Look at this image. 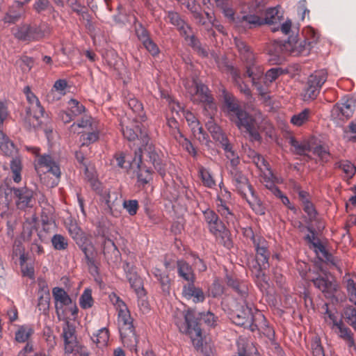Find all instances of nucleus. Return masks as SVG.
Returning a JSON list of instances; mask_svg holds the SVG:
<instances>
[{
  "instance_id": "obj_57",
  "label": "nucleus",
  "mask_w": 356,
  "mask_h": 356,
  "mask_svg": "<svg viewBox=\"0 0 356 356\" xmlns=\"http://www.w3.org/2000/svg\"><path fill=\"white\" fill-rule=\"evenodd\" d=\"M137 38L142 43L149 39L148 31L143 26L142 24H138L135 28Z\"/></svg>"
},
{
  "instance_id": "obj_26",
  "label": "nucleus",
  "mask_w": 356,
  "mask_h": 356,
  "mask_svg": "<svg viewBox=\"0 0 356 356\" xmlns=\"http://www.w3.org/2000/svg\"><path fill=\"white\" fill-rule=\"evenodd\" d=\"M251 195V197L248 198L247 196L246 197H243L246 200V202L248 203L250 208L252 209V211L257 214L259 216H264L266 213V207L264 204V203L261 201L256 191H254V188H250L249 191Z\"/></svg>"
},
{
  "instance_id": "obj_51",
  "label": "nucleus",
  "mask_w": 356,
  "mask_h": 356,
  "mask_svg": "<svg viewBox=\"0 0 356 356\" xmlns=\"http://www.w3.org/2000/svg\"><path fill=\"white\" fill-rule=\"evenodd\" d=\"M195 280L187 282V283L183 286L182 296L187 300H190L192 298V295L197 289V287L195 286Z\"/></svg>"
},
{
  "instance_id": "obj_60",
  "label": "nucleus",
  "mask_w": 356,
  "mask_h": 356,
  "mask_svg": "<svg viewBox=\"0 0 356 356\" xmlns=\"http://www.w3.org/2000/svg\"><path fill=\"white\" fill-rule=\"evenodd\" d=\"M243 235L246 238H250L252 241L254 245L258 243L259 241H261V239H264V238L261 236H256L250 227L243 228Z\"/></svg>"
},
{
  "instance_id": "obj_36",
  "label": "nucleus",
  "mask_w": 356,
  "mask_h": 356,
  "mask_svg": "<svg viewBox=\"0 0 356 356\" xmlns=\"http://www.w3.org/2000/svg\"><path fill=\"white\" fill-rule=\"evenodd\" d=\"M289 143L294 147V152L298 155H305V152L311 151V146L309 143H300L293 136L289 138Z\"/></svg>"
},
{
  "instance_id": "obj_7",
  "label": "nucleus",
  "mask_w": 356,
  "mask_h": 356,
  "mask_svg": "<svg viewBox=\"0 0 356 356\" xmlns=\"http://www.w3.org/2000/svg\"><path fill=\"white\" fill-rule=\"evenodd\" d=\"M230 120L239 129H245L251 140L261 141L262 138L259 132L261 127L256 126V119L244 109L231 117Z\"/></svg>"
},
{
  "instance_id": "obj_20",
  "label": "nucleus",
  "mask_w": 356,
  "mask_h": 356,
  "mask_svg": "<svg viewBox=\"0 0 356 356\" xmlns=\"http://www.w3.org/2000/svg\"><path fill=\"white\" fill-rule=\"evenodd\" d=\"M63 337L65 342V350L66 353H73V346L78 342L75 335V328L73 325L67 321L65 325L63 328Z\"/></svg>"
},
{
  "instance_id": "obj_42",
  "label": "nucleus",
  "mask_w": 356,
  "mask_h": 356,
  "mask_svg": "<svg viewBox=\"0 0 356 356\" xmlns=\"http://www.w3.org/2000/svg\"><path fill=\"white\" fill-rule=\"evenodd\" d=\"M68 106H70V112L74 117L82 114L86 110L85 106L75 99H71L68 102Z\"/></svg>"
},
{
  "instance_id": "obj_2",
  "label": "nucleus",
  "mask_w": 356,
  "mask_h": 356,
  "mask_svg": "<svg viewBox=\"0 0 356 356\" xmlns=\"http://www.w3.org/2000/svg\"><path fill=\"white\" fill-rule=\"evenodd\" d=\"M184 323L179 325V330L186 334L196 337L201 336V324L204 321L208 326H214L217 317L210 312H196L193 309H188L184 314Z\"/></svg>"
},
{
  "instance_id": "obj_45",
  "label": "nucleus",
  "mask_w": 356,
  "mask_h": 356,
  "mask_svg": "<svg viewBox=\"0 0 356 356\" xmlns=\"http://www.w3.org/2000/svg\"><path fill=\"white\" fill-rule=\"evenodd\" d=\"M128 106L133 111L134 113H136L142 120L144 117L143 106L141 102H140L136 98H130L128 100Z\"/></svg>"
},
{
  "instance_id": "obj_40",
  "label": "nucleus",
  "mask_w": 356,
  "mask_h": 356,
  "mask_svg": "<svg viewBox=\"0 0 356 356\" xmlns=\"http://www.w3.org/2000/svg\"><path fill=\"white\" fill-rule=\"evenodd\" d=\"M219 235V243L227 249H230L233 246V242L230 238V232L224 226V229L217 231V236Z\"/></svg>"
},
{
  "instance_id": "obj_8",
  "label": "nucleus",
  "mask_w": 356,
  "mask_h": 356,
  "mask_svg": "<svg viewBox=\"0 0 356 356\" xmlns=\"http://www.w3.org/2000/svg\"><path fill=\"white\" fill-rule=\"evenodd\" d=\"M327 78L326 71H315L307 79L302 95L305 101L315 99L320 93L321 88Z\"/></svg>"
},
{
  "instance_id": "obj_63",
  "label": "nucleus",
  "mask_w": 356,
  "mask_h": 356,
  "mask_svg": "<svg viewBox=\"0 0 356 356\" xmlns=\"http://www.w3.org/2000/svg\"><path fill=\"white\" fill-rule=\"evenodd\" d=\"M348 323L352 327L356 325V307H347L344 312Z\"/></svg>"
},
{
  "instance_id": "obj_62",
  "label": "nucleus",
  "mask_w": 356,
  "mask_h": 356,
  "mask_svg": "<svg viewBox=\"0 0 356 356\" xmlns=\"http://www.w3.org/2000/svg\"><path fill=\"white\" fill-rule=\"evenodd\" d=\"M143 44L152 56H156L159 54V49L157 44L151 38L145 41Z\"/></svg>"
},
{
  "instance_id": "obj_44",
  "label": "nucleus",
  "mask_w": 356,
  "mask_h": 356,
  "mask_svg": "<svg viewBox=\"0 0 356 356\" xmlns=\"http://www.w3.org/2000/svg\"><path fill=\"white\" fill-rule=\"evenodd\" d=\"M33 333V330L32 328L22 326L15 333V339L18 342H25Z\"/></svg>"
},
{
  "instance_id": "obj_48",
  "label": "nucleus",
  "mask_w": 356,
  "mask_h": 356,
  "mask_svg": "<svg viewBox=\"0 0 356 356\" xmlns=\"http://www.w3.org/2000/svg\"><path fill=\"white\" fill-rule=\"evenodd\" d=\"M266 268H263L261 264L254 262V264L252 267V272L258 280L267 283L266 275L264 272V270Z\"/></svg>"
},
{
  "instance_id": "obj_41",
  "label": "nucleus",
  "mask_w": 356,
  "mask_h": 356,
  "mask_svg": "<svg viewBox=\"0 0 356 356\" xmlns=\"http://www.w3.org/2000/svg\"><path fill=\"white\" fill-rule=\"evenodd\" d=\"M224 293V286L220 282L219 280L216 279L208 289L209 296L218 298Z\"/></svg>"
},
{
  "instance_id": "obj_16",
  "label": "nucleus",
  "mask_w": 356,
  "mask_h": 356,
  "mask_svg": "<svg viewBox=\"0 0 356 356\" xmlns=\"http://www.w3.org/2000/svg\"><path fill=\"white\" fill-rule=\"evenodd\" d=\"M44 109L41 106L40 102L33 105V106L26 107L25 122H28L30 127L34 129L42 128V122L40 118L43 117Z\"/></svg>"
},
{
  "instance_id": "obj_39",
  "label": "nucleus",
  "mask_w": 356,
  "mask_h": 356,
  "mask_svg": "<svg viewBox=\"0 0 356 356\" xmlns=\"http://www.w3.org/2000/svg\"><path fill=\"white\" fill-rule=\"evenodd\" d=\"M94 300L92 297V290L86 289L79 298V305L83 309H87L92 307Z\"/></svg>"
},
{
  "instance_id": "obj_19",
  "label": "nucleus",
  "mask_w": 356,
  "mask_h": 356,
  "mask_svg": "<svg viewBox=\"0 0 356 356\" xmlns=\"http://www.w3.org/2000/svg\"><path fill=\"white\" fill-rule=\"evenodd\" d=\"M204 220L208 225L209 232L217 236V231L224 229L225 224L220 220L218 214L211 209H207L202 211Z\"/></svg>"
},
{
  "instance_id": "obj_34",
  "label": "nucleus",
  "mask_w": 356,
  "mask_h": 356,
  "mask_svg": "<svg viewBox=\"0 0 356 356\" xmlns=\"http://www.w3.org/2000/svg\"><path fill=\"white\" fill-rule=\"evenodd\" d=\"M52 293L55 300L56 302H60L61 307L63 305L67 306L72 304V301L71 298L63 288L54 287Z\"/></svg>"
},
{
  "instance_id": "obj_27",
  "label": "nucleus",
  "mask_w": 356,
  "mask_h": 356,
  "mask_svg": "<svg viewBox=\"0 0 356 356\" xmlns=\"http://www.w3.org/2000/svg\"><path fill=\"white\" fill-rule=\"evenodd\" d=\"M222 97L224 103L229 114V118L243 110L238 103V100L232 94L224 90L222 91Z\"/></svg>"
},
{
  "instance_id": "obj_56",
  "label": "nucleus",
  "mask_w": 356,
  "mask_h": 356,
  "mask_svg": "<svg viewBox=\"0 0 356 356\" xmlns=\"http://www.w3.org/2000/svg\"><path fill=\"white\" fill-rule=\"evenodd\" d=\"M339 168L342 169L348 177H352L356 172V168L355 165L348 161H341L340 163Z\"/></svg>"
},
{
  "instance_id": "obj_12",
  "label": "nucleus",
  "mask_w": 356,
  "mask_h": 356,
  "mask_svg": "<svg viewBox=\"0 0 356 356\" xmlns=\"http://www.w3.org/2000/svg\"><path fill=\"white\" fill-rule=\"evenodd\" d=\"M13 200L15 201V205L18 209L25 210L28 207L33 206L32 202L33 199L34 192L32 189L24 186L22 187H17L13 189Z\"/></svg>"
},
{
  "instance_id": "obj_37",
  "label": "nucleus",
  "mask_w": 356,
  "mask_h": 356,
  "mask_svg": "<svg viewBox=\"0 0 356 356\" xmlns=\"http://www.w3.org/2000/svg\"><path fill=\"white\" fill-rule=\"evenodd\" d=\"M339 330V337L347 341L350 347L355 345L353 339V334L351 330L343 325V323L341 320L339 321V326L337 327Z\"/></svg>"
},
{
  "instance_id": "obj_43",
  "label": "nucleus",
  "mask_w": 356,
  "mask_h": 356,
  "mask_svg": "<svg viewBox=\"0 0 356 356\" xmlns=\"http://www.w3.org/2000/svg\"><path fill=\"white\" fill-rule=\"evenodd\" d=\"M189 45L196 51L199 55L202 57H207L208 52L207 51L202 47L201 42L194 35L190 36L189 39Z\"/></svg>"
},
{
  "instance_id": "obj_54",
  "label": "nucleus",
  "mask_w": 356,
  "mask_h": 356,
  "mask_svg": "<svg viewBox=\"0 0 356 356\" xmlns=\"http://www.w3.org/2000/svg\"><path fill=\"white\" fill-rule=\"evenodd\" d=\"M303 205V210L309 216V220L312 221L315 220L317 211L310 200H305V203Z\"/></svg>"
},
{
  "instance_id": "obj_11",
  "label": "nucleus",
  "mask_w": 356,
  "mask_h": 356,
  "mask_svg": "<svg viewBox=\"0 0 356 356\" xmlns=\"http://www.w3.org/2000/svg\"><path fill=\"white\" fill-rule=\"evenodd\" d=\"M306 37L302 42H298L297 36L289 37V41L291 44V49H289V54L297 56L299 54H308L313 44L316 43L319 38L318 33L312 28H308L306 31Z\"/></svg>"
},
{
  "instance_id": "obj_47",
  "label": "nucleus",
  "mask_w": 356,
  "mask_h": 356,
  "mask_svg": "<svg viewBox=\"0 0 356 356\" xmlns=\"http://www.w3.org/2000/svg\"><path fill=\"white\" fill-rule=\"evenodd\" d=\"M122 206L127 213L131 216H135L137 213L139 208L138 202L136 200H125L122 202Z\"/></svg>"
},
{
  "instance_id": "obj_35",
  "label": "nucleus",
  "mask_w": 356,
  "mask_h": 356,
  "mask_svg": "<svg viewBox=\"0 0 356 356\" xmlns=\"http://www.w3.org/2000/svg\"><path fill=\"white\" fill-rule=\"evenodd\" d=\"M311 110L305 108L301 112L293 115L291 118V123L297 127H300L309 120Z\"/></svg>"
},
{
  "instance_id": "obj_6",
  "label": "nucleus",
  "mask_w": 356,
  "mask_h": 356,
  "mask_svg": "<svg viewBox=\"0 0 356 356\" xmlns=\"http://www.w3.org/2000/svg\"><path fill=\"white\" fill-rule=\"evenodd\" d=\"M118 321L120 323V333L122 342L129 347L136 346L138 339L133 325V319L129 311L120 309L118 314Z\"/></svg>"
},
{
  "instance_id": "obj_61",
  "label": "nucleus",
  "mask_w": 356,
  "mask_h": 356,
  "mask_svg": "<svg viewBox=\"0 0 356 356\" xmlns=\"http://www.w3.org/2000/svg\"><path fill=\"white\" fill-rule=\"evenodd\" d=\"M201 178L204 184L209 188L215 186V181L213 179L210 173L203 168L200 170Z\"/></svg>"
},
{
  "instance_id": "obj_33",
  "label": "nucleus",
  "mask_w": 356,
  "mask_h": 356,
  "mask_svg": "<svg viewBox=\"0 0 356 356\" xmlns=\"http://www.w3.org/2000/svg\"><path fill=\"white\" fill-rule=\"evenodd\" d=\"M15 65L19 67L22 73H29L34 65V59L32 57L23 55L15 62Z\"/></svg>"
},
{
  "instance_id": "obj_30",
  "label": "nucleus",
  "mask_w": 356,
  "mask_h": 356,
  "mask_svg": "<svg viewBox=\"0 0 356 356\" xmlns=\"http://www.w3.org/2000/svg\"><path fill=\"white\" fill-rule=\"evenodd\" d=\"M99 193L101 200L105 202L108 212L111 215L115 216V207L119 204L118 194L115 192L111 193L108 189L106 192L100 191Z\"/></svg>"
},
{
  "instance_id": "obj_50",
  "label": "nucleus",
  "mask_w": 356,
  "mask_h": 356,
  "mask_svg": "<svg viewBox=\"0 0 356 356\" xmlns=\"http://www.w3.org/2000/svg\"><path fill=\"white\" fill-rule=\"evenodd\" d=\"M168 18L169 19L170 22L174 26H177V29H183V26L186 22L181 18L178 13L169 11L168 13Z\"/></svg>"
},
{
  "instance_id": "obj_31",
  "label": "nucleus",
  "mask_w": 356,
  "mask_h": 356,
  "mask_svg": "<svg viewBox=\"0 0 356 356\" xmlns=\"http://www.w3.org/2000/svg\"><path fill=\"white\" fill-rule=\"evenodd\" d=\"M138 172L137 174L138 181L143 184H147L152 179L153 170L151 168L147 167L142 161V154H139V162L138 163Z\"/></svg>"
},
{
  "instance_id": "obj_17",
  "label": "nucleus",
  "mask_w": 356,
  "mask_h": 356,
  "mask_svg": "<svg viewBox=\"0 0 356 356\" xmlns=\"http://www.w3.org/2000/svg\"><path fill=\"white\" fill-rule=\"evenodd\" d=\"M138 150L140 154H142L143 150L145 152L147 157L148 158L147 161L152 163L155 170H156L160 174H162V172L165 171L162 160L153 145H149V143L147 145L142 144L140 145Z\"/></svg>"
},
{
  "instance_id": "obj_25",
  "label": "nucleus",
  "mask_w": 356,
  "mask_h": 356,
  "mask_svg": "<svg viewBox=\"0 0 356 356\" xmlns=\"http://www.w3.org/2000/svg\"><path fill=\"white\" fill-rule=\"evenodd\" d=\"M226 282L227 286L231 287L245 302L249 291L248 283L228 275L226 277Z\"/></svg>"
},
{
  "instance_id": "obj_1",
  "label": "nucleus",
  "mask_w": 356,
  "mask_h": 356,
  "mask_svg": "<svg viewBox=\"0 0 356 356\" xmlns=\"http://www.w3.org/2000/svg\"><path fill=\"white\" fill-rule=\"evenodd\" d=\"M231 321L236 325L248 328L252 332L263 329L267 334H274V331L266 324L265 316L260 312L253 314L252 308L246 302L230 314Z\"/></svg>"
},
{
  "instance_id": "obj_38",
  "label": "nucleus",
  "mask_w": 356,
  "mask_h": 356,
  "mask_svg": "<svg viewBox=\"0 0 356 356\" xmlns=\"http://www.w3.org/2000/svg\"><path fill=\"white\" fill-rule=\"evenodd\" d=\"M51 244L56 250H65L68 247V241L67 238L60 234H54L51 239Z\"/></svg>"
},
{
  "instance_id": "obj_3",
  "label": "nucleus",
  "mask_w": 356,
  "mask_h": 356,
  "mask_svg": "<svg viewBox=\"0 0 356 356\" xmlns=\"http://www.w3.org/2000/svg\"><path fill=\"white\" fill-rule=\"evenodd\" d=\"M68 232L79 250L83 253L87 265H94L97 251L90 236L76 223L70 224Z\"/></svg>"
},
{
  "instance_id": "obj_10",
  "label": "nucleus",
  "mask_w": 356,
  "mask_h": 356,
  "mask_svg": "<svg viewBox=\"0 0 356 356\" xmlns=\"http://www.w3.org/2000/svg\"><path fill=\"white\" fill-rule=\"evenodd\" d=\"M280 17L278 10L276 8H268L264 13V17L256 15H246L238 20V23L248 29L260 26L264 24H274L277 22Z\"/></svg>"
},
{
  "instance_id": "obj_24",
  "label": "nucleus",
  "mask_w": 356,
  "mask_h": 356,
  "mask_svg": "<svg viewBox=\"0 0 356 356\" xmlns=\"http://www.w3.org/2000/svg\"><path fill=\"white\" fill-rule=\"evenodd\" d=\"M355 108V102L353 99H349L343 103H337L333 108L332 112L335 113L337 117L341 118L345 117L346 119L350 118Z\"/></svg>"
},
{
  "instance_id": "obj_18",
  "label": "nucleus",
  "mask_w": 356,
  "mask_h": 356,
  "mask_svg": "<svg viewBox=\"0 0 356 356\" xmlns=\"http://www.w3.org/2000/svg\"><path fill=\"white\" fill-rule=\"evenodd\" d=\"M26 4L24 1H14L3 18L4 23L15 24L18 22L25 13L24 5Z\"/></svg>"
},
{
  "instance_id": "obj_58",
  "label": "nucleus",
  "mask_w": 356,
  "mask_h": 356,
  "mask_svg": "<svg viewBox=\"0 0 356 356\" xmlns=\"http://www.w3.org/2000/svg\"><path fill=\"white\" fill-rule=\"evenodd\" d=\"M161 284V289L165 294H170L171 280L168 274L163 275L161 278L157 280Z\"/></svg>"
},
{
  "instance_id": "obj_9",
  "label": "nucleus",
  "mask_w": 356,
  "mask_h": 356,
  "mask_svg": "<svg viewBox=\"0 0 356 356\" xmlns=\"http://www.w3.org/2000/svg\"><path fill=\"white\" fill-rule=\"evenodd\" d=\"M0 149L5 156L12 157L10 166L13 173V179L15 183H19L22 181L21 172L22 170V159L18 155V149L15 144L8 138V140L0 145Z\"/></svg>"
},
{
  "instance_id": "obj_13",
  "label": "nucleus",
  "mask_w": 356,
  "mask_h": 356,
  "mask_svg": "<svg viewBox=\"0 0 356 356\" xmlns=\"http://www.w3.org/2000/svg\"><path fill=\"white\" fill-rule=\"evenodd\" d=\"M121 126L122 134L129 141H134L138 139L140 141V145H147L149 143V138L147 134L142 130L140 125L136 124L131 125V127L126 126L124 127L123 124H121Z\"/></svg>"
},
{
  "instance_id": "obj_29",
  "label": "nucleus",
  "mask_w": 356,
  "mask_h": 356,
  "mask_svg": "<svg viewBox=\"0 0 356 356\" xmlns=\"http://www.w3.org/2000/svg\"><path fill=\"white\" fill-rule=\"evenodd\" d=\"M33 9L38 14L48 12L53 19H56L58 16V12L56 10L49 0H35Z\"/></svg>"
},
{
  "instance_id": "obj_53",
  "label": "nucleus",
  "mask_w": 356,
  "mask_h": 356,
  "mask_svg": "<svg viewBox=\"0 0 356 356\" xmlns=\"http://www.w3.org/2000/svg\"><path fill=\"white\" fill-rule=\"evenodd\" d=\"M81 138L83 141L82 146L88 145L98 140L99 134L95 131L84 133L81 136Z\"/></svg>"
},
{
  "instance_id": "obj_46",
  "label": "nucleus",
  "mask_w": 356,
  "mask_h": 356,
  "mask_svg": "<svg viewBox=\"0 0 356 356\" xmlns=\"http://www.w3.org/2000/svg\"><path fill=\"white\" fill-rule=\"evenodd\" d=\"M50 298V294H38V308L44 314L49 311Z\"/></svg>"
},
{
  "instance_id": "obj_23",
  "label": "nucleus",
  "mask_w": 356,
  "mask_h": 356,
  "mask_svg": "<svg viewBox=\"0 0 356 356\" xmlns=\"http://www.w3.org/2000/svg\"><path fill=\"white\" fill-rule=\"evenodd\" d=\"M102 247L103 254L108 261H118L120 257V252L111 239L104 238L102 242Z\"/></svg>"
},
{
  "instance_id": "obj_22",
  "label": "nucleus",
  "mask_w": 356,
  "mask_h": 356,
  "mask_svg": "<svg viewBox=\"0 0 356 356\" xmlns=\"http://www.w3.org/2000/svg\"><path fill=\"white\" fill-rule=\"evenodd\" d=\"M258 243L254 245L255 250L257 252L256 260L254 262H258L263 266V268H268V260L270 258V252L268 250L267 241L266 239H261Z\"/></svg>"
},
{
  "instance_id": "obj_59",
  "label": "nucleus",
  "mask_w": 356,
  "mask_h": 356,
  "mask_svg": "<svg viewBox=\"0 0 356 356\" xmlns=\"http://www.w3.org/2000/svg\"><path fill=\"white\" fill-rule=\"evenodd\" d=\"M311 347L313 356H325L324 350L321 343L320 339L316 338L313 340Z\"/></svg>"
},
{
  "instance_id": "obj_21",
  "label": "nucleus",
  "mask_w": 356,
  "mask_h": 356,
  "mask_svg": "<svg viewBox=\"0 0 356 356\" xmlns=\"http://www.w3.org/2000/svg\"><path fill=\"white\" fill-rule=\"evenodd\" d=\"M195 86V95H198L200 98V101L205 103L210 109H216V106L213 102V98L209 94V90L208 87L201 82L196 81H193Z\"/></svg>"
},
{
  "instance_id": "obj_49",
  "label": "nucleus",
  "mask_w": 356,
  "mask_h": 356,
  "mask_svg": "<svg viewBox=\"0 0 356 356\" xmlns=\"http://www.w3.org/2000/svg\"><path fill=\"white\" fill-rule=\"evenodd\" d=\"M222 10V13L224 15L232 22H234L238 27H242L243 29L248 28V26H244L238 23V20L242 19L241 17H237L236 19L234 17V11L229 6V4L221 9Z\"/></svg>"
},
{
  "instance_id": "obj_14",
  "label": "nucleus",
  "mask_w": 356,
  "mask_h": 356,
  "mask_svg": "<svg viewBox=\"0 0 356 356\" xmlns=\"http://www.w3.org/2000/svg\"><path fill=\"white\" fill-rule=\"evenodd\" d=\"M232 181L237 193L242 197H246L245 189L248 191L253 186L250 184L248 178L239 169L230 170Z\"/></svg>"
},
{
  "instance_id": "obj_5",
  "label": "nucleus",
  "mask_w": 356,
  "mask_h": 356,
  "mask_svg": "<svg viewBox=\"0 0 356 356\" xmlns=\"http://www.w3.org/2000/svg\"><path fill=\"white\" fill-rule=\"evenodd\" d=\"M234 44L241 59L245 63V75L251 78L252 83L254 84L256 80L259 79L262 75L263 71L259 66L256 65L254 54L245 42L236 38H234Z\"/></svg>"
},
{
  "instance_id": "obj_4",
  "label": "nucleus",
  "mask_w": 356,
  "mask_h": 356,
  "mask_svg": "<svg viewBox=\"0 0 356 356\" xmlns=\"http://www.w3.org/2000/svg\"><path fill=\"white\" fill-rule=\"evenodd\" d=\"M51 33V29L47 23L35 22L24 23L17 26L15 37L23 42L38 41Z\"/></svg>"
},
{
  "instance_id": "obj_28",
  "label": "nucleus",
  "mask_w": 356,
  "mask_h": 356,
  "mask_svg": "<svg viewBox=\"0 0 356 356\" xmlns=\"http://www.w3.org/2000/svg\"><path fill=\"white\" fill-rule=\"evenodd\" d=\"M177 274L186 282L195 280V275L192 266L184 259L177 261Z\"/></svg>"
},
{
  "instance_id": "obj_15",
  "label": "nucleus",
  "mask_w": 356,
  "mask_h": 356,
  "mask_svg": "<svg viewBox=\"0 0 356 356\" xmlns=\"http://www.w3.org/2000/svg\"><path fill=\"white\" fill-rule=\"evenodd\" d=\"M291 49V42L287 40H274L268 47V54L274 56L270 60H273L275 64L280 63L283 60L282 54L289 53Z\"/></svg>"
},
{
  "instance_id": "obj_32",
  "label": "nucleus",
  "mask_w": 356,
  "mask_h": 356,
  "mask_svg": "<svg viewBox=\"0 0 356 356\" xmlns=\"http://www.w3.org/2000/svg\"><path fill=\"white\" fill-rule=\"evenodd\" d=\"M131 288L135 291L138 297L145 296V291L143 287V282L142 278L137 274H130L127 277Z\"/></svg>"
},
{
  "instance_id": "obj_55",
  "label": "nucleus",
  "mask_w": 356,
  "mask_h": 356,
  "mask_svg": "<svg viewBox=\"0 0 356 356\" xmlns=\"http://www.w3.org/2000/svg\"><path fill=\"white\" fill-rule=\"evenodd\" d=\"M184 116L188 125L191 127L193 134L195 136L196 127L200 124L199 121L191 111H187L184 112Z\"/></svg>"
},
{
  "instance_id": "obj_64",
  "label": "nucleus",
  "mask_w": 356,
  "mask_h": 356,
  "mask_svg": "<svg viewBox=\"0 0 356 356\" xmlns=\"http://www.w3.org/2000/svg\"><path fill=\"white\" fill-rule=\"evenodd\" d=\"M191 257L193 258V266L199 272H204L207 269V266L204 260L198 257L195 253H192Z\"/></svg>"
},
{
  "instance_id": "obj_52",
  "label": "nucleus",
  "mask_w": 356,
  "mask_h": 356,
  "mask_svg": "<svg viewBox=\"0 0 356 356\" xmlns=\"http://www.w3.org/2000/svg\"><path fill=\"white\" fill-rule=\"evenodd\" d=\"M311 151L314 154L318 156L322 161H327L328 156H330L329 151L322 145H317L313 149L311 148Z\"/></svg>"
}]
</instances>
